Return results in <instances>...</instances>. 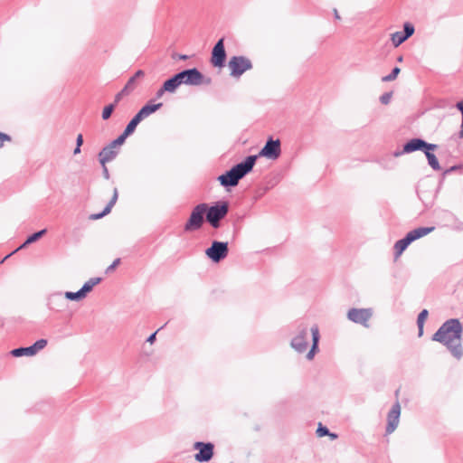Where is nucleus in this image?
I'll return each instance as SVG.
<instances>
[{
  "label": "nucleus",
  "mask_w": 463,
  "mask_h": 463,
  "mask_svg": "<svg viewBox=\"0 0 463 463\" xmlns=\"http://www.w3.org/2000/svg\"><path fill=\"white\" fill-rule=\"evenodd\" d=\"M462 327L458 319L445 322L435 333L433 339L446 345L451 354L458 359L461 358L463 349L461 346Z\"/></svg>",
  "instance_id": "f257e3e1"
},
{
  "label": "nucleus",
  "mask_w": 463,
  "mask_h": 463,
  "mask_svg": "<svg viewBox=\"0 0 463 463\" xmlns=\"http://www.w3.org/2000/svg\"><path fill=\"white\" fill-rule=\"evenodd\" d=\"M252 170L253 158L245 156L241 161L232 165L229 169L218 175L216 180L226 192L230 193L239 184L240 181L251 173Z\"/></svg>",
  "instance_id": "f03ea898"
},
{
  "label": "nucleus",
  "mask_w": 463,
  "mask_h": 463,
  "mask_svg": "<svg viewBox=\"0 0 463 463\" xmlns=\"http://www.w3.org/2000/svg\"><path fill=\"white\" fill-rule=\"evenodd\" d=\"M403 128H400L394 134V140L397 143V148L391 152L390 154H386L385 156L375 159L383 169H392L396 165L395 158L401 156L405 155V137H404Z\"/></svg>",
  "instance_id": "7ed1b4c3"
},
{
  "label": "nucleus",
  "mask_w": 463,
  "mask_h": 463,
  "mask_svg": "<svg viewBox=\"0 0 463 463\" xmlns=\"http://www.w3.org/2000/svg\"><path fill=\"white\" fill-rule=\"evenodd\" d=\"M176 72L182 85L199 87L212 83V78L203 74L197 67L184 68Z\"/></svg>",
  "instance_id": "20e7f679"
},
{
  "label": "nucleus",
  "mask_w": 463,
  "mask_h": 463,
  "mask_svg": "<svg viewBox=\"0 0 463 463\" xmlns=\"http://www.w3.org/2000/svg\"><path fill=\"white\" fill-rule=\"evenodd\" d=\"M281 155V143L279 138H274L273 136H269L265 141L264 146L255 155H248L253 158V167L260 157H265L269 160H276Z\"/></svg>",
  "instance_id": "39448f33"
},
{
  "label": "nucleus",
  "mask_w": 463,
  "mask_h": 463,
  "mask_svg": "<svg viewBox=\"0 0 463 463\" xmlns=\"http://www.w3.org/2000/svg\"><path fill=\"white\" fill-rule=\"evenodd\" d=\"M204 222H206V203H200L192 209L184 224V232H194L199 231Z\"/></svg>",
  "instance_id": "423d86ee"
},
{
  "label": "nucleus",
  "mask_w": 463,
  "mask_h": 463,
  "mask_svg": "<svg viewBox=\"0 0 463 463\" xmlns=\"http://www.w3.org/2000/svg\"><path fill=\"white\" fill-rule=\"evenodd\" d=\"M230 76L239 80L246 71L253 68L251 60L245 55H233L227 62Z\"/></svg>",
  "instance_id": "0eeeda50"
},
{
  "label": "nucleus",
  "mask_w": 463,
  "mask_h": 463,
  "mask_svg": "<svg viewBox=\"0 0 463 463\" xmlns=\"http://www.w3.org/2000/svg\"><path fill=\"white\" fill-rule=\"evenodd\" d=\"M229 242L213 240L209 247L204 250L206 258L213 264H219L229 254Z\"/></svg>",
  "instance_id": "6e6552de"
},
{
  "label": "nucleus",
  "mask_w": 463,
  "mask_h": 463,
  "mask_svg": "<svg viewBox=\"0 0 463 463\" xmlns=\"http://www.w3.org/2000/svg\"><path fill=\"white\" fill-rule=\"evenodd\" d=\"M224 41V36L219 38L211 51L210 63L213 68L219 70L222 69L228 62Z\"/></svg>",
  "instance_id": "1a4fd4ad"
},
{
  "label": "nucleus",
  "mask_w": 463,
  "mask_h": 463,
  "mask_svg": "<svg viewBox=\"0 0 463 463\" xmlns=\"http://www.w3.org/2000/svg\"><path fill=\"white\" fill-rule=\"evenodd\" d=\"M214 444L211 441H195L193 449L197 450L194 454V460L198 463H207L214 457Z\"/></svg>",
  "instance_id": "9d476101"
},
{
  "label": "nucleus",
  "mask_w": 463,
  "mask_h": 463,
  "mask_svg": "<svg viewBox=\"0 0 463 463\" xmlns=\"http://www.w3.org/2000/svg\"><path fill=\"white\" fill-rule=\"evenodd\" d=\"M48 345L46 338L37 339L34 343L28 346H19L10 351V354L13 357H32L36 355L41 350H43Z\"/></svg>",
  "instance_id": "9b49d317"
},
{
  "label": "nucleus",
  "mask_w": 463,
  "mask_h": 463,
  "mask_svg": "<svg viewBox=\"0 0 463 463\" xmlns=\"http://www.w3.org/2000/svg\"><path fill=\"white\" fill-rule=\"evenodd\" d=\"M229 213V202L221 199L213 203H206V218L224 219Z\"/></svg>",
  "instance_id": "f8f14e48"
},
{
  "label": "nucleus",
  "mask_w": 463,
  "mask_h": 463,
  "mask_svg": "<svg viewBox=\"0 0 463 463\" xmlns=\"http://www.w3.org/2000/svg\"><path fill=\"white\" fill-rule=\"evenodd\" d=\"M373 316V309L371 307L368 308H358V307H351L348 309L346 317L349 321L362 325L364 327H368V321Z\"/></svg>",
  "instance_id": "ddd939ff"
},
{
  "label": "nucleus",
  "mask_w": 463,
  "mask_h": 463,
  "mask_svg": "<svg viewBox=\"0 0 463 463\" xmlns=\"http://www.w3.org/2000/svg\"><path fill=\"white\" fill-rule=\"evenodd\" d=\"M146 73L143 70L139 69L129 77L123 88L115 94L116 99L121 100L125 96L129 95L133 92L137 85V80L143 79Z\"/></svg>",
  "instance_id": "4468645a"
},
{
  "label": "nucleus",
  "mask_w": 463,
  "mask_h": 463,
  "mask_svg": "<svg viewBox=\"0 0 463 463\" xmlns=\"http://www.w3.org/2000/svg\"><path fill=\"white\" fill-rule=\"evenodd\" d=\"M401 416V404L397 401L395 403L392 404V408L390 409L388 414H387V422L385 426V436L392 433L400 420Z\"/></svg>",
  "instance_id": "2eb2a0df"
},
{
  "label": "nucleus",
  "mask_w": 463,
  "mask_h": 463,
  "mask_svg": "<svg viewBox=\"0 0 463 463\" xmlns=\"http://www.w3.org/2000/svg\"><path fill=\"white\" fill-rule=\"evenodd\" d=\"M405 251V236L399 239L394 246H393V262H394V268L392 270V276L395 279L402 280L403 279V273L402 269H399L397 261L399 258L403 254Z\"/></svg>",
  "instance_id": "dca6fc26"
},
{
  "label": "nucleus",
  "mask_w": 463,
  "mask_h": 463,
  "mask_svg": "<svg viewBox=\"0 0 463 463\" xmlns=\"http://www.w3.org/2000/svg\"><path fill=\"white\" fill-rule=\"evenodd\" d=\"M310 333H311V346L306 354V359L307 361H312L315 358L316 354L319 352V342H320V338H321L319 327L317 324H314L310 327Z\"/></svg>",
  "instance_id": "f3484780"
},
{
  "label": "nucleus",
  "mask_w": 463,
  "mask_h": 463,
  "mask_svg": "<svg viewBox=\"0 0 463 463\" xmlns=\"http://www.w3.org/2000/svg\"><path fill=\"white\" fill-rule=\"evenodd\" d=\"M47 306L50 310L59 313L68 307V302L61 292H54L49 296Z\"/></svg>",
  "instance_id": "a211bd4d"
},
{
  "label": "nucleus",
  "mask_w": 463,
  "mask_h": 463,
  "mask_svg": "<svg viewBox=\"0 0 463 463\" xmlns=\"http://www.w3.org/2000/svg\"><path fill=\"white\" fill-rule=\"evenodd\" d=\"M120 151L110 142L105 145L98 153L97 159L99 163H109L113 161Z\"/></svg>",
  "instance_id": "6ab92c4d"
},
{
  "label": "nucleus",
  "mask_w": 463,
  "mask_h": 463,
  "mask_svg": "<svg viewBox=\"0 0 463 463\" xmlns=\"http://www.w3.org/2000/svg\"><path fill=\"white\" fill-rule=\"evenodd\" d=\"M436 148L437 145L428 144L419 138H414L407 142V153L414 152L416 150H421L425 153L426 149L435 150Z\"/></svg>",
  "instance_id": "aec40b11"
},
{
  "label": "nucleus",
  "mask_w": 463,
  "mask_h": 463,
  "mask_svg": "<svg viewBox=\"0 0 463 463\" xmlns=\"http://www.w3.org/2000/svg\"><path fill=\"white\" fill-rule=\"evenodd\" d=\"M168 94H175L182 86L177 72L166 78L161 84Z\"/></svg>",
  "instance_id": "412c9836"
},
{
  "label": "nucleus",
  "mask_w": 463,
  "mask_h": 463,
  "mask_svg": "<svg viewBox=\"0 0 463 463\" xmlns=\"http://www.w3.org/2000/svg\"><path fill=\"white\" fill-rule=\"evenodd\" d=\"M308 346L307 339L302 338L301 335H296L290 341V347L298 354H303Z\"/></svg>",
  "instance_id": "4be33fe9"
},
{
  "label": "nucleus",
  "mask_w": 463,
  "mask_h": 463,
  "mask_svg": "<svg viewBox=\"0 0 463 463\" xmlns=\"http://www.w3.org/2000/svg\"><path fill=\"white\" fill-rule=\"evenodd\" d=\"M163 107V102H156L155 99H150L142 107L141 109L144 111L146 117L156 113Z\"/></svg>",
  "instance_id": "5701e85b"
},
{
  "label": "nucleus",
  "mask_w": 463,
  "mask_h": 463,
  "mask_svg": "<svg viewBox=\"0 0 463 463\" xmlns=\"http://www.w3.org/2000/svg\"><path fill=\"white\" fill-rule=\"evenodd\" d=\"M433 230H434V228L430 227V228H418V229L411 231V232L407 233V245L410 244L411 241L425 236L426 234H428L429 232H430Z\"/></svg>",
  "instance_id": "b1692460"
},
{
  "label": "nucleus",
  "mask_w": 463,
  "mask_h": 463,
  "mask_svg": "<svg viewBox=\"0 0 463 463\" xmlns=\"http://www.w3.org/2000/svg\"><path fill=\"white\" fill-rule=\"evenodd\" d=\"M402 31L391 34V41L394 48L405 43V22L402 24Z\"/></svg>",
  "instance_id": "393cba45"
},
{
  "label": "nucleus",
  "mask_w": 463,
  "mask_h": 463,
  "mask_svg": "<svg viewBox=\"0 0 463 463\" xmlns=\"http://www.w3.org/2000/svg\"><path fill=\"white\" fill-rule=\"evenodd\" d=\"M119 102L120 100L116 99V98L114 97V100L112 102L103 107L101 111V118L103 120H109L111 118L114 110L116 109Z\"/></svg>",
  "instance_id": "a878e982"
},
{
  "label": "nucleus",
  "mask_w": 463,
  "mask_h": 463,
  "mask_svg": "<svg viewBox=\"0 0 463 463\" xmlns=\"http://www.w3.org/2000/svg\"><path fill=\"white\" fill-rule=\"evenodd\" d=\"M102 279H103L101 277L90 278L81 286V291H83V293L87 297L88 294L93 290L94 287L99 285L102 281Z\"/></svg>",
  "instance_id": "bb28decb"
},
{
  "label": "nucleus",
  "mask_w": 463,
  "mask_h": 463,
  "mask_svg": "<svg viewBox=\"0 0 463 463\" xmlns=\"http://www.w3.org/2000/svg\"><path fill=\"white\" fill-rule=\"evenodd\" d=\"M63 297L66 298V302H68V301L79 302V301L83 300L86 298L85 294L83 293V291H81L80 288L75 292L66 291L64 293Z\"/></svg>",
  "instance_id": "cd10ccee"
},
{
  "label": "nucleus",
  "mask_w": 463,
  "mask_h": 463,
  "mask_svg": "<svg viewBox=\"0 0 463 463\" xmlns=\"http://www.w3.org/2000/svg\"><path fill=\"white\" fill-rule=\"evenodd\" d=\"M130 136L131 135L123 129V131L116 138L109 142L120 151L121 146L125 144L127 138Z\"/></svg>",
  "instance_id": "c85d7f7f"
},
{
  "label": "nucleus",
  "mask_w": 463,
  "mask_h": 463,
  "mask_svg": "<svg viewBox=\"0 0 463 463\" xmlns=\"http://www.w3.org/2000/svg\"><path fill=\"white\" fill-rule=\"evenodd\" d=\"M47 228L41 229L39 231L33 232L30 233L26 238L28 243H34L38 241L40 239H42L46 233H47Z\"/></svg>",
  "instance_id": "c756f323"
},
{
  "label": "nucleus",
  "mask_w": 463,
  "mask_h": 463,
  "mask_svg": "<svg viewBox=\"0 0 463 463\" xmlns=\"http://www.w3.org/2000/svg\"><path fill=\"white\" fill-rule=\"evenodd\" d=\"M400 72H401V68L398 67V66H394L392 69V71H390V73H388L387 75H384V76L382 77L381 80L383 82L392 81V80L397 79V77L400 74Z\"/></svg>",
  "instance_id": "7c9ffc66"
},
{
  "label": "nucleus",
  "mask_w": 463,
  "mask_h": 463,
  "mask_svg": "<svg viewBox=\"0 0 463 463\" xmlns=\"http://www.w3.org/2000/svg\"><path fill=\"white\" fill-rule=\"evenodd\" d=\"M431 151L432 150L426 149L425 155L427 156L428 162L434 170H439L440 165L439 164V161L436 156L433 153H431Z\"/></svg>",
  "instance_id": "2f4dec72"
},
{
  "label": "nucleus",
  "mask_w": 463,
  "mask_h": 463,
  "mask_svg": "<svg viewBox=\"0 0 463 463\" xmlns=\"http://www.w3.org/2000/svg\"><path fill=\"white\" fill-rule=\"evenodd\" d=\"M118 190L117 187H114L111 198L107 203V204L104 206L106 208V212L108 211V212L111 213L112 208L118 202Z\"/></svg>",
  "instance_id": "473e14b6"
},
{
  "label": "nucleus",
  "mask_w": 463,
  "mask_h": 463,
  "mask_svg": "<svg viewBox=\"0 0 463 463\" xmlns=\"http://www.w3.org/2000/svg\"><path fill=\"white\" fill-rule=\"evenodd\" d=\"M428 315H429L428 310L423 309V310L420 313V315H419V317H418V321H417V323H418V326H419V335H422V333H423V326H424V323H425V321H426V319H427V317H428Z\"/></svg>",
  "instance_id": "72a5a7b5"
},
{
  "label": "nucleus",
  "mask_w": 463,
  "mask_h": 463,
  "mask_svg": "<svg viewBox=\"0 0 463 463\" xmlns=\"http://www.w3.org/2000/svg\"><path fill=\"white\" fill-rule=\"evenodd\" d=\"M139 124L140 123H138L134 118H131V119L127 123L124 130L132 136Z\"/></svg>",
  "instance_id": "f704fd0d"
},
{
  "label": "nucleus",
  "mask_w": 463,
  "mask_h": 463,
  "mask_svg": "<svg viewBox=\"0 0 463 463\" xmlns=\"http://www.w3.org/2000/svg\"><path fill=\"white\" fill-rule=\"evenodd\" d=\"M316 434L318 438H324L330 434V430L327 426L319 422L316 430Z\"/></svg>",
  "instance_id": "c9c22d12"
},
{
  "label": "nucleus",
  "mask_w": 463,
  "mask_h": 463,
  "mask_svg": "<svg viewBox=\"0 0 463 463\" xmlns=\"http://www.w3.org/2000/svg\"><path fill=\"white\" fill-rule=\"evenodd\" d=\"M393 91H386L379 97V101L382 105H388L391 102Z\"/></svg>",
  "instance_id": "e433bc0d"
},
{
  "label": "nucleus",
  "mask_w": 463,
  "mask_h": 463,
  "mask_svg": "<svg viewBox=\"0 0 463 463\" xmlns=\"http://www.w3.org/2000/svg\"><path fill=\"white\" fill-rule=\"evenodd\" d=\"M297 329H298L297 335H301L302 338L307 339V331L309 329L307 325H305L303 322H300L298 324Z\"/></svg>",
  "instance_id": "4c0bfd02"
},
{
  "label": "nucleus",
  "mask_w": 463,
  "mask_h": 463,
  "mask_svg": "<svg viewBox=\"0 0 463 463\" xmlns=\"http://www.w3.org/2000/svg\"><path fill=\"white\" fill-rule=\"evenodd\" d=\"M109 213H110V212H108V211L106 212V208L104 207L102 211H100L99 213H91L89 218H90V220L97 221V220L102 219L103 217L107 216Z\"/></svg>",
  "instance_id": "58836bf2"
},
{
  "label": "nucleus",
  "mask_w": 463,
  "mask_h": 463,
  "mask_svg": "<svg viewBox=\"0 0 463 463\" xmlns=\"http://www.w3.org/2000/svg\"><path fill=\"white\" fill-rule=\"evenodd\" d=\"M120 262H121V259L120 258L115 259L112 261V263L107 267V269L105 270V273L109 274V273L113 272L117 269V267L120 264Z\"/></svg>",
  "instance_id": "ea45409f"
},
{
  "label": "nucleus",
  "mask_w": 463,
  "mask_h": 463,
  "mask_svg": "<svg viewBox=\"0 0 463 463\" xmlns=\"http://www.w3.org/2000/svg\"><path fill=\"white\" fill-rule=\"evenodd\" d=\"M100 165V167H101V174H102V177L106 180H109L110 179V173L109 171V168L107 166V163H99Z\"/></svg>",
  "instance_id": "a19ab883"
},
{
  "label": "nucleus",
  "mask_w": 463,
  "mask_h": 463,
  "mask_svg": "<svg viewBox=\"0 0 463 463\" xmlns=\"http://www.w3.org/2000/svg\"><path fill=\"white\" fill-rule=\"evenodd\" d=\"M220 219L206 218V222L213 229H219L222 225Z\"/></svg>",
  "instance_id": "79ce46f5"
},
{
  "label": "nucleus",
  "mask_w": 463,
  "mask_h": 463,
  "mask_svg": "<svg viewBox=\"0 0 463 463\" xmlns=\"http://www.w3.org/2000/svg\"><path fill=\"white\" fill-rule=\"evenodd\" d=\"M166 324H167V323H165L164 326H161L160 328H158L156 331H155V332L151 333V334L147 336V338H146V342H147V343H149V344H151V345H152V344H154V343L156 341V334H157V332H158L160 329L164 328V327L166 326Z\"/></svg>",
  "instance_id": "37998d69"
},
{
  "label": "nucleus",
  "mask_w": 463,
  "mask_h": 463,
  "mask_svg": "<svg viewBox=\"0 0 463 463\" xmlns=\"http://www.w3.org/2000/svg\"><path fill=\"white\" fill-rule=\"evenodd\" d=\"M171 57L173 60H175V61H187L191 56L187 55V54L173 52Z\"/></svg>",
  "instance_id": "c03bdc74"
},
{
  "label": "nucleus",
  "mask_w": 463,
  "mask_h": 463,
  "mask_svg": "<svg viewBox=\"0 0 463 463\" xmlns=\"http://www.w3.org/2000/svg\"><path fill=\"white\" fill-rule=\"evenodd\" d=\"M393 307L397 312H402L403 311V302L402 299H399V298H395L393 301Z\"/></svg>",
  "instance_id": "a18cd8bd"
},
{
  "label": "nucleus",
  "mask_w": 463,
  "mask_h": 463,
  "mask_svg": "<svg viewBox=\"0 0 463 463\" xmlns=\"http://www.w3.org/2000/svg\"><path fill=\"white\" fill-rule=\"evenodd\" d=\"M132 118H134L138 123H141L147 117L146 116V114L140 108L138 109V111Z\"/></svg>",
  "instance_id": "49530a36"
},
{
  "label": "nucleus",
  "mask_w": 463,
  "mask_h": 463,
  "mask_svg": "<svg viewBox=\"0 0 463 463\" xmlns=\"http://www.w3.org/2000/svg\"><path fill=\"white\" fill-rule=\"evenodd\" d=\"M166 92V90H165L164 87L162 85H160V87L156 90V93H155V98L153 99H161Z\"/></svg>",
  "instance_id": "de8ad7c7"
},
{
  "label": "nucleus",
  "mask_w": 463,
  "mask_h": 463,
  "mask_svg": "<svg viewBox=\"0 0 463 463\" xmlns=\"http://www.w3.org/2000/svg\"><path fill=\"white\" fill-rule=\"evenodd\" d=\"M12 137L10 135L0 131V147L4 146L5 141H11Z\"/></svg>",
  "instance_id": "09e8293b"
},
{
  "label": "nucleus",
  "mask_w": 463,
  "mask_h": 463,
  "mask_svg": "<svg viewBox=\"0 0 463 463\" xmlns=\"http://www.w3.org/2000/svg\"><path fill=\"white\" fill-rule=\"evenodd\" d=\"M457 108L461 111L462 113V124H461V129L459 131V137H463V102H458L457 104Z\"/></svg>",
  "instance_id": "8fccbe9b"
},
{
  "label": "nucleus",
  "mask_w": 463,
  "mask_h": 463,
  "mask_svg": "<svg viewBox=\"0 0 463 463\" xmlns=\"http://www.w3.org/2000/svg\"><path fill=\"white\" fill-rule=\"evenodd\" d=\"M83 143H84L83 135L81 133H80V134H78V136L76 137L75 145L82 146Z\"/></svg>",
  "instance_id": "3c124183"
},
{
  "label": "nucleus",
  "mask_w": 463,
  "mask_h": 463,
  "mask_svg": "<svg viewBox=\"0 0 463 463\" xmlns=\"http://www.w3.org/2000/svg\"><path fill=\"white\" fill-rule=\"evenodd\" d=\"M31 243H28L27 241V238L24 240V241L16 249L13 251V253H15L16 251H18L19 250H22V249H25L26 247H28Z\"/></svg>",
  "instance_id": "603ef678"
},
{
  "label": "nucleus",
  "mask_w": 463,
  "mask_h": 463,
  "mask_svg": "<svg viewBox=\"0 0 463 463\" xmlns=\"http://www.w3.org/2000/svg\"><path fill=\"white\" fill-rule=\"evenodd\" d=\"M414 33V27L411 24H407V39L411 36Z\"/></svg>",
  "instance_id": "864d4df0"
},
{
  "label": "nucleus",
  "mask_w": 463,
  "mask_h": 463,
  "mask_svg": "<svg viewBox=\"0 0 463 463\" xmlns=\"http://www.w3.org/2000/svg\"><path fill=\"white\" fill-rule=\"evenodd\" d=\"M333 14H334L335 20H341V16L336 8L333 9Z\"/></svg>",
  "instance_id": "5fc2aeb1"
},
{
  "label": "nucleus",
  "mask_w": 463,
  "mask_h": 463,
  "mask_svg": "<svg viewBox=\"0 0 463 463\" xmlns=\"http://www.w3.org/2000/svg\"><path fill=\"white\" fill-rule=\"evenodd\" d=\"M80 152H81V146H76V145H75V147H74V149H73V155H74V156H77V155H79Z\"/></svg>",
  "instance_id": "6e6d98bb"
},
{
  "label": "nucleus",
  "mask_w": 463,
  "mask_h": 463,
  "mask_svg": "<svg viewBox=\"0 0 463 463\" xmlns=\"http://www.w3.org/2000/svg\"><path fill=\"white\" fill-rule=\"evenodd\" d=\"M331 440H334L335 439H337L338 435L335 433V432H331L330 431V434L327 435Z\"/></svg>",
  "instance_id": "4d7b16f0"
},
{
  "label": "nucleus",
  "mask_w": 463,
  "mask_h": 463,
  "mask_svg": "<svg viewBox=\"0 0 463 463\" xmlns=\"http://www.w3.org/2000/svg\"><path fill=\"white\" fill-rule=\"evenodd\" d=\"M396 61H397L398 62H402V61H403V55H399V56L397 57V59H396Z\"/></svg>",
  "instance_id": "13d9d810"
},
{
  "label": "nucleus",
  "mask_w": 463,
  "mask_h": 463,
  "mask_svg": "<svg viewBox=\"0 0 463 463\" xmlns=\"http://www.w3.org/2000/svg\"><path fill=\"white\" fill-rule=\"evenodd\" d=\"M12 254H14V253L13 252L9 253V255H6V257L5 259L9 258V256H12Z\"/></svg>",
  "instance_id": "bf43d9fd"
},
{
  "label": "nucleus",
  "mask_w": 463,
  "mask_h": 463,
  "mask_svg": "<svg viewBox=\"0 0 463 463\" xmlns=\"http://www.w3.org/2000/svg\"><path fill=\"white\" fill-rule=\"evenodd\" d=\"M12 254H14V253L13 252L9 253V255H6V257L5 259L9 258V256H12Z\"/></svg>",
  "instance_id": "052dcab7"
}]
</instances>
